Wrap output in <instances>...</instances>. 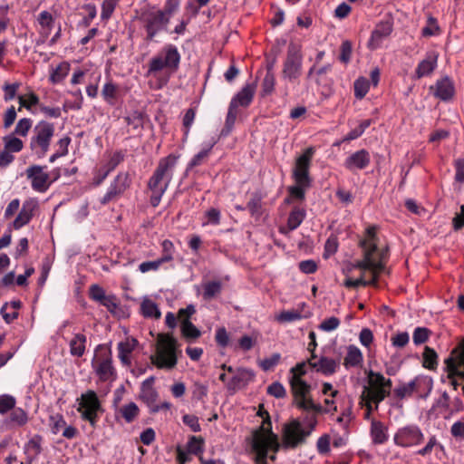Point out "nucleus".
Segmentation results:
<instances>
[{
    "instance_id": "nucleus-1",
    "label": "nucleus",
    "mask_w": 464,
    "mask_h": 464,
    "mask_svg": "<svg viewBox=\"0 0 464 464\" xmlns=\"http://www.w3.org/2000/svg\"><path fill=\"white\" fill-rule=\"evenodd\" d=\"M290 390L293 396L292 404L297 409L307 413H312L306 417L308 428L304 429L297 420H292L285 426L284 443L287 447L295 448L305 441V439L311 434L317 424L316 416L321 413L332 411L330 408H324L321 404L315 403L311 396L312 387L302 378L289 377ZM336 406L333 411H336Z\"/></svg>"
},
{
    "instance_id": "nucleus-2",
    "label": "nucleus",
    "mask_w": 464,
    "mask_h": 464,
    "mask_svg": "<svg viewBox=\"0 0 464 464\" xmlns=\"http://www.w3.org/2000/svg\"><path fill=\"white\" fill-rule=\"evenodd\" d=\"M262 425L253 432L252 449L256 454V464H268L267 459L275 461L279 449L277 436L272 432V424L268 413Z\"/></svg>"
},
{
    "instance_id": "nucleus-3",
    "label": "nucleus",
    "mask_w": 464,
    "mask_h": 464,
    "mask_svg": "<svg viewBox=\"0 0 464 464\" xmlns=\"http://www.w3.org/2000/svg\"><path fill=\"white\" fill-rule=\"evenodd\" d=\"M177 160L178 157L173 154L162 158L149 180L148 187L151 191L150 202L154 208L160 203L161 198L172 179Z\"/></svg>"
},
{
    "instance_id": "nucleus-4",
    "label": "nucleus",
    "mask_w": 464,
    "mask_h": 464,
    "mask_svg": "<svg viewBox=\"0 0 464 464\" xmlns=\"http://www.w3.org/2000/svg\"><path fill=\"white\" fill-rule=\"evenodd\" d=\"M54 131L53 123L46 121H38L33 128L29 148L37 159L44 158L49 151Z\"/></svg>"
},
{
    "instance_id": "nucleus-5",
    "label": "nucleus",
    "mask_w": 464,
    "mask_h": 464,
    "mask_svg": "<svg viewBox=\"0 0 464 464\" xmlns=\"http://www.w3.org/2000/svg\"><path fill=\"white\" fill-rule=\"evenodd\" d=\"M368 386L363 387L362 397L369 398L373 401L375 410H378L379 404L391 394L392 382L385 378L381 372L370 370L367 372Z\"/></svg>"
},
{
    "instance_id": "nucleus-6",
    "label": "nucleus",
    "mask_w": 464,
    "mask_h": 464,
    "mask_svg": "<svg viewBox=\"0 0 464 464\" xmlns=\"http://www.w3.org/2000/svg\"><path fill=\"white\" fill-rule=\"evenodd\" d=\"M150 360L159 369H173L178 362L176 340L172 336L160 335L156 354Z\"/></svg>"
},
{
    "instance_id": "nucleus-7",
    "label": "nucleus",
    "mask_w": 464,
    "mask_h": 464,
    "mask_svg": "<svg viewBox=\"0 0 464 464\" xmlns=\"http://www.w3.org/2000/svg\"><path fill=\"white\" fill-rule=\"evenodd\" d=\"M179 63L180 54L178 48L173 44H167L158 55L150 61L148 73L155 74L165 68L176 72Z\"/></svg>"
},
{
    "instance_id": "nucleus-8",
    "label": "nucleus",
    "mask_w": 464,
    "mask_h": 464,
    "mask_svg": "<svg viewBox=\"0 0 464 464\" xmlns=\"http://www.w3.org/2000/svg\"><path fill=\"white\" fill-rule=\"evenodd\" d=\"M303 55L299 45L291 43L287 48L286 58L284 62L282 75L285 79L294 82L302 72Z\"/></svg>"
},
{
    "instance_id": "nucleus-9",
    "label": "nucleus",
    "mask_w": 464,
    "mask_h": 464,
    "mask_svg": "<svg viewBox=\"0 0 464 464\" xmlns=\"http://www.w3.org/2000/svg\"><path fill=\"white\" fill-rule=\"evenodd\" d=\"M445 368L448 372V379L454 390L459 387V382L455 380V376L464 379V340L458 348H455L451 354L445 359Z\"/></svg>"
},
{
    "instance_id": "nucleus-10",
    "label": "nucleus",
    "mask_w": 464,
    "mask_h": 464,
    "mask_svg": "<svg viewBox=\"0 0 464 464\" xmlns=\"http://www.w3.org/2000/svg\"><path fill=\"white\" fill-rule=\"evenodd\" d=\"M78 401V411L81 413L82 420L94 426L98 419V411L101 410L97 394L93 391H88L82 393Z\"/></svg>"
},
{
    "instance_id": "nucleus-11",
    "label": "nucleus",
    "mask_w": 464,
    "mask_h": 464,
    "mask_svg": "<svg viewBox=\"0 0 464 464\" xmlns=\"http://www.w3.org/2000/svg\"><path fill=\"white\" fill-rule=\"evenodd\" d=\"M424 440V434L419 426L411 424L398 429L393 437L397 446L409 448L420 445Z\"/></svg>"
},
{
    "instance_id": "nucleus-12",
    "label": "nucleus",
    "mask_w": 464,
    "mask_h": 464,
    "mask_svg": "<svg viewBox=\"0 0 464 464\" xmlns=\"http://www.w3.org/2000/svg\"><path fill=\"white\" fill-rule=\"evenodd\" d=\"M314 153L313 147L307 148L296 160L293 169V178L297 184L310 186L311 179L309 176V169L311 160Z\"/></svg>"
},
{
    "instance_id": "nucleus-13",
    "label": "nucleus",
    "mask_w": 464,
    "mask_h": 464,
    "mask_svg": "<svg viewBox=\"0 0 464 464\" xmlns=\"http://www.w3.org/2000/svg\"><path fill=\"white\" fill-rule=\"evenodd\" d=\"M131 179L128 172H120L110 184L107 192L100 199L102 205L118 200L130 188Z\"/></svg>"
},
{
    "instance_id": "nucleus-14",
    "label": "nucleus",
    "mask_w": 464,
    "mask_h": 464,
    "mask_svg": "<svg viewBox=\"0 0 464 464\" xmlns=\"http://www.w3.org/2000/svg\"><path fill=\"white\" fill-rule=\"evenodd\" d=\"M25 175L31 181L32 188L36 192L44 193L53 182L46 171V166L32 165L26 169Z\"/></svg>"
},
{
    "instance_id": "nucleus-15",
    "label": "nucleus",
    "mask_w": 464,
    "mask_h": 464,
    "mask_svg": "<svg viewBox=\"0 0 464 464\" xmlns=\"http://www.w3.org/2000/svg\"><path fill=\"white\" fill-rule=\"evenodd\" d=\"M142 20L147 33V40L149 41H152L169 23V18L165 16V13L161 12V10L143 14Z\"/></svg>"
},
{
    "instance_id": "nucleus-16",
    "label": "nucleus",
    "mask_w": 464,
    "mask_h": 464,
    "mask_svg": "<svg viewBox=\"0 0 464 464\" xmlns=\"http://www.w3.org/2000/svg\"><path fill=\"white\" fill-rule=\"evenodd\" d=\"M360 246L363 250V259L358 261L355 267L362 270H371L372 273H382L383 271V265L382 262H376L374 256L377 252L376 243H368L366 240H362Z\"/></svg>"
},
{
    "instance_id": "nucleus-17",
    "label": "nucleus",
    "mask_w": 464,
    "mask_h": 464,
    "mask_svg": "<svg viewBox=\"0 0 464 464\" xmlns=\"http://www.w3.org/2000/svg\"><path fill=\"white\" fill-rule=\"evenodd\" d=\"M371 162V155L365 149L359 150L348 156L343 167L349 171L354 173L358 170L366 169Z\"/></svg>"
},
{
    "instance_id": "nucleus-18",
    "label": "nucleus",
    "mask_w": 464,
    "mask_h": 464,
    "mask_svg": "<svg viewBox=\"0 0 464 464\" xmlns=\"http://www.w3.org/2000/svg\"><path fill=\"white\" fill-rule=\"evenodd\" d=\"M340 364V357L330 358L324 354H321L317 362L311 363V368L324 376H331L338 371Z\"/></svg>"
},
{
    "instance_id": "nucleus-19",
    "label": "nucleus",
    "mask_w": 464,
    "mask_h": 464,
    "mask_svg": "<svg viewBox=\"0 0 464 464\" xmlns=\"http://www.w3.org/2000/svg\"><path fill=\"white\" fill-rule=\"evenodd\" d=\"M254 377L255 374L252 370L238 368L231 380L227 382V389L229 392H235L236 391L245 388L253 381Z\"/></svg>"
},
{
    "instance_id": "nucleus-20",
    "label": "nucleus",
    "mask_w": 464,
    "mask_h": 464,
    "mask_svg": "<svg viewBox=\"0 0 464 464\" xmlns=\"http://www.w3.org/2000/svg\"><path fill=\"white\" fill-rule=\"evenodd\" d=\"M433 95L441 101L450 100L455 93V87L453 82L448 76H445L436 82V83L430 87Z\"/></svg>"
},
{
    "instance_id": "nucleus-21",
    "label": "nucleus",
    "mask_w": 464,
    "mask_h": 464,
    "mask_svg": "<svg viewBox=\"0 0 464 464\" xmlns=\"http://www.w3.org/2000/svg\"><path fill=\"white\" fill-rule=\"evenodd\" d=\"M392 32V23L390 21L380 22L375 29L372 33L371 39L369 41V46L371 49H377L382 41L387 38Z\"/></svg>"
},
{
    "instance_id": "nucleus-22",
    "label": "nucleus",
    "mask_w": 464,
    "mask_h": 464,
    "mask_svg": "<svg viewBox=\"0 0 464 464\" xmlns=\"http://www.w3.org/2000/svg\"><path fill=\"white\" fill-rule=\"evenodd\" d=\"M42 437L34 435L24 447V460L21 464H32L39 456L42 450Z\"/></svg>"
},
{
    "instance_id": "nucleus-23",
    "label": "nucleus",
    "mask_w": 464,
    "mask_h": 464,
    "mask_svg": "<svg viewBox=\"0 0 464 464\" xmlns=\"http://www.w3.org/2000/svg\"><path fill=\"white\" fill-rule=\"evenodd\" d=\"M95 372L102 382L113 381L116 378V371L112 365L111 353L98 362Z\"/></svg>"
},
{
    "instance_id": "nucleus-24",
    "label": "nucleus",
    "mask_w": 464,
    "mask_h": 464,
    "mask_svg": "<svg viewBox=\"0 0 464 464\" xmlns=\"http://www.w3.org/2000/svg\"><path fill=\"white\" fill-rule=\"evenodd\" d=\"M36 206V202L31 199L24 202L20 212L13 222V227L14 229H20L22 227L30 222L34 216V211Z\"/></svg>"
},
{
    "instance_id": "nucleus-25",
    "label": "nucleus",
    "mask_w": 464,
    "mask_h": 464,
    "mask_svg": "<svg viewBox=\"0 0 464 464\" xmlns=\"http://www.w3.org/2000/svg\"><path fill=\"white\" fill-rule=\"evenodd\" d=\"M153 382L154 377L151 376L146 379L141 383L140 393V400L150 408V411L155 405L159 396L157 391L152 386Z\"/></svg>"
},
{
    "instance_id": "nucleus-26",
    "label": "nucleus",
    "mask_w": 464,
    "mask_h": 464,
    "mask_svg": "<svg viewBox=\"0 0 464 464\" xmlns=\"http://www.w3.org/2000/svg\"><path fill=\"white\" fill-rule=\"evenodd\" d=\"M255 92L256 84L247 83L242 88L240 92L237 93V95L231 100L230 102H235L236 108L238 106L247 107L254 98Z\"/></svg>"
},
{
    "instance_id": "nucleus-27",
    "label": "nucleus",
    "mask_w": 464,
    "mask_h": 464,
    "mask_svg": "<svg viewBox=\"0 0 464 464\" xmlns=\"http://www.w3.org/2000/svg\"><path fill=\"white\" fill-rule=\"evenodd\" d=\"M415 393L422 399H426L432 391L433 381L430 377L420 375L412 380Z\"/></svg>"
},
{
    "instance_id": "nucleus-28",
    "label": "nucleus",
    "mask_w": 464,
    "mask_h": 464,
    "mask_svg": "<svg viewBox=\"0 0 464 464\" xmlns=\"http://www.w3.org/2000/svg\"><path fill=\"white\" fill-rule=\"evenodd\" d=\"M438 56L434 53H430L425 59L419 63L415 73L417 78H422L430 75L437 67Z\"/></svg>"
},
{
    "instance_id": "nucleus-29",
    "label": "nucleus",
    "mask_w": 464,
    "mask_h": 464,
    "mask_svg": "<svg viewBox=\"0 0 464 464\" xmlns=\"http://www.w3.org/2000/svg\"><path fill=\"white\" fill-rule=\"evenodd\" d=\"M102 96L106 103L113 106L121 97V88L112 81H108L102 87Z\"/></svg>"
},
{
    "instance_id": "nucleus-30",
    "label": "nucleus",
    "mask_w": 464,
    "mask_h": 464,
    "mask_svg": "<svg viewBox=\"0 0 464 464\" xmlns=\"http://www.w3.org/2000/svg\"><path fill=\"white\" fill-rule=\"evenodd\" d=\"M371 437L375 444H383L388 440L387 427L380 420H372L371 423Z\"/></svg>"
},
{
    "instance_id": "nucleus-31",
    "label": "nucleus",
    "mask_w": 464,
    "mask_h": 464,
    "mask_svg": "<svg viewBox=\"0 0 464 464\" xmlns=\"http://www.w3.org/2000/svg\"><path fill=\"white\" fill-rule=\"evenodd\" d=\"M138 342L136 339H127L118 344L119 359L124 365L130 364V353L135 349Z\"/></svg>"
},
{
    "instance_id": "nucleus-32",
    "label": "nucleus",
    "mask_w": 464,
    "mask_h": 464,
    "mask_svg": "<svg viewBox=\"0 0 464 464\" xmlns=\"http://www.w3.org/2000/svg\"><path fill=\"white\" fill-rule=\"evenodd\" d=\"M363 356L360 349L355 345H349L344 357L343 365L346 369L357 367L362 363Z\"/></svg>"
},
{
    "instance_id": "nucleus-33",
    "label": "nucleus",
    "mask_w": 464,
    "mask_h": 464,
    "mask_svg": "<svg viewBox=\"0 0 464 464\" xmlns=\"http://www.w3.org/2000/svg\"><path fill=\"white\" fill-rule=\"evenodd\" d=\"M87 339L82 334H76L70 341V353L72 356L82 357L85 353V344Z\"/></svg>"
},
{
    "instance_id": "nucleus-34",
    "label": "nucleus",
    "mask_w": 464,
    "mask_h": 464,
    "mask_svg": "<svg viewBox=\"0 0 464 464\" xmlns=\"http://www.w3.org/2000/svg\"><path fill=\"white\" fill-rule=\"evenodd\" d=\"M140 312L144 317L159 319L161 313L155 302L150 298H144L140 304Z\"/></svg>"
},
{
    "instance_id": "nucleus-35",
    "label": "nucleus",
    "mask_w": 464,
    "mask_h": 464,
    "mask_svg": "<svg viewBox=\"0 0 464 464\" xmlns=\"http://www.w3.org/2000/svg\"><path fill=\"white\" fill-rule=\"evenodd\" d=\"M305 216H306V213H305L304 209H303L299 207H295L291 210L288 219H287L288 230L292 231V230L296 229L301 225V223L304 219Z\"/></svg>"
},
{
    "instance_id": "nucleus-36",
    "label": "nucleus",
    "mask_w": 464,
    "mask_h": 464,
    "mask_svg": "<svg viewBox=\"0 0 464 464\" xmlns=\"http://www.w3.org/2000/svg\"><path fill=\"white\" fill-rule=\"evenodd\" d=\"M203 298L210 300L221 293L222 283L218 280L207 282L203 285Z\"/></svg>"
},
{
    "instance_id": "nucleus-37",
    "label": "nucleus",
    "mask_w": 464,
    "mask_h": 464,
    "mask_svg": "<svg viewBox=\"0 0 464 464\" xmlns=\"http://www.w3.org/2000/svg\"><path fill=\"white\" fill-rule=\"evenodd\" d=\"M69 71V63H61L56 68L53 69L49 78L50 82L53 84L61 82L68 75Z\"/></svg>"
},
{
    "instance_id": "nucleus-38",
    "label": "nucleus",
    "mask_w": 464,
    "mask_h": 464,
    "mask_svg": "<svg viewBox=\"0 0 464 464\" xmlns=\"http://www.w3.org/2000/svg\"><path fill=\"white\" fill-rule=\"evenodd\" d=\"M216 140H210L208 143L204 145V148L201 151H199L198 154H196L193 159L190 160L188 164V168H194L197 166H199L203 163V161L208 158L209 152L211 151L212 148L216 144Z\"/></svg>"
},
{
    "instance_id": "nucleus-39",
    "label": "nucleus",
    "mask_w": 464,
    "mask_h": 464,
    "mask_svg": "<svg viewBox=\"0 0 464 464\" xmlns=\"http://www.w3.org/2000/svg\"><path fill=\"white\" fill-rule=\"evenodd\" d=\"M237 116V108L235 107V102H230L228 111H227V114L226 117L225 127L221 130L222 136H227L231 132V130L235 125Z\"/></svg>"
},
{
    "instance_id": "nucleus-40",
    "label": "nucleus",
    "mask_w": 464,
    "mask_h": 464,
    "mask_svg": "<svg viewBox=\"0 0 464 464\" xmlns=\"http://www.w3.org/2000/svg\"><path fill=\"white\" fill-rule=\"evenodd\" d=\"M119 412L127 423H130L137 418L140 410L136 403L130 402L126 405H123L119 410Z\"/></svg>"
},
{
    "instance_id": "nucleus-41",
    "label": "nucleus",
    "mask_w": 464,
    "mask_h": 464,
    "mask_svg": "<svg viewBox=\"0 0 464 464\" xmlns=\"http://www.w3.org/2000/svg\"><path fill=\"white\" fill-rule=\"evenodd\" d=\"M39 97L33 92L27 93L26 95L18 96L19 108L20 111L22 108H25L27 111H32L33 107L39 104Z\"/></svg>"
},
{
    "instance_id": "nucleus-42",
    "label": "nucleus",
    "mask_w": 464,
    "mask_h": 464,
    "mask_svg": "<svg viewBox=\"0 0 464 464\" xmlns=\"http://www.w3.org/2000/svg\"><path fill=\"white\" fill-rule=\"evenodd\" d=\"M181 333L187 339H197L200 336V331L189 321V319L181 320Z\"/></svg>"
},
{
    "instance_id": "nucleus-43",
    "label": "nucleus",
    "mask_w": 464,
    "mask_h": 464,
    "mask_svg": "<svg viewBox=\"0 0 464 464\" xmlns=\"http://www.w3.org/2000/svg\"><path fill=\"white\" fill-rule=\"evenodd\" d=\"M246 208L251 216L259 218L262 215V198L259 195L255 194L246 204Z\"/></svg>"
},
{
    "instance_id": "nucleus-44",
    "label": "nucleus",
    "mask_w": 464,
    "mask_h": 464,
    "mask_svg": "<svg viewBox=\"0 0 464 464\" xmlns=\"http://www.w3.org/2000/svg\"><path fill=\"white\" fill-rule=\"evenodd\" d=\"M161 256L159 258L163 264L174 259L175 246L173 243L165 239L161 242Z\"/></svg>"
},
{
    "instance_id": "nucleus-45",
    "label": "nucleus",
    "mask_w": 464,
    "mask_h": 464,
    "mask_svg": "<svg viewBox=\"0 0 464 464\" xmlns=\"http://www.w3.org/2000/svg\"><path fill=\"white\" fill-rule=\"evenodd\" d=\"M276 84V77L270 68L266 70V73L262 82V92L263 95H269L273 92Z\"/></svg>"
},
{
    "instance_id": "nucleus-46",
    "label": "nucleus",
    "mask_w": 464,
    "mask_h": 464,
    "mask_svg": "<svg viewBox=\"0 0 464 464\" xmlns=\"http://www.w3.org/2000/svg\"><path fill=\"white\" fill-rule=\"evenodd\" d=\"M423 366L427 369H434L437 366V353L430 347L426 346L423 352Z\"/></svg>"
},
{
    "instance_id": "nucleus-47",
    "label": "nucleus",
    "mask_w": 464,
    "mask_h": 464,
    "mask_svg": "<svg viewBox=\"0 0 464 464\" xmlns=\"http://www.w3.org/2000/svg\"><path fill=\"white\" fill-rule=\"evenodd\" d=\"M369 81L360 77L354 82V95L357 99H362L369 91Z\"/></svg>"
},
{
    "instance_id": "nucleus-48",
    "label": "nucleus",
    "mask_w": 464,
    "mask_h": 464,
    "mask_svg": "<svg viewBox=\"0 0 464 464\" xmlns=\"http://www.w3.org/2000/svg\"><path fill=\"white\" fill-rule=\"evenodd\" d=\"M120 1L121 0H103L102 4L101 18L102 20H109Z\"/></svg>"
},
{
    "instance_id": "nucleus-49",
    "label": "nucleus",
    "mask_w": 464,
    "mask_h": 464,
    "mask_svg": "<svg viewBox=\"0 0 464 464\" xmlns=\"http://www.w3.org/2000/svg\"><path fill=\"white\" fill-rule=\"evenodd\" d=\"M28 420L27 413L21 408H14L10 414V421L17 426L24 425Z\"/></svg>"
},
{
    "instance_id": "nucleus-50",
    "label": "nucleus",
    "mask_w": 464,
    "mask_h": 464,
    "mask_svg": "<svg viewBox=\"0 0 464 464\" xmlns=\"http://www.w3.org/2000/svg\"><path fill=\"white\" fill-rule=\"evenodd\" d=\"M33 126V121L30 118H22L18 121L14 128L16 135L25 137Z\"/></svg>"
},
{
    "instance_id": "nucleus-51",
    "label": "nucleus",
    "mask_w": 464,
    "mask_h": 464,
    "mask_svg": "<svg viewBox=\"0 0 464 464\" xmlns=\"http://www.w3.org/2000/svg\"><path fill=\"white\" fill-rule=\"evenodd\" d=\"M23 141L16 137L5 138V150L11 152H19L23 150Z\"/></svg>"
},
{
    "instance_id": "nucleus-52",
    "label": "nucleus",
    "mask_w": 464,
    "mask_h": 464,
    "mask_svg": "<svg viewBox=\"0 0 464 464\" xmlns=\"http://www.w3.org/2000/svg\"><path fill=\"white\" fill-rule=\"evenodd\" d=\"M15 403L16 401L14 397L8 394L0 395V414H5L13 410Z\"/></svg>"
},
{
    "instance_id": "nucleus-53",
    "label": "nucleus",
    "mask_w": 464,
    "mask_h": 464,
    "mask_svg": "<svg viewBox=\"0 0 464 464\" xmlns=\"http://www.w3.org/2000/svg\"><path fill=\"white\" fill-rule=\"evenodd\" d=\"M430 331L426 327H417L415 328L412 335L413 343L416 345L422 344L427 342L429 339Z\"/></svg>"
},
{
    "instance_id": "nucleus-54",
    "label": "nucleus",
    "mask_w": 464,
    "mask_h": 464,
    "mask_svg": "<svg viewBox=\"0 0 464 464\" xmlns=\"http://www.w3.org/2000/svg\"><path fill=\"white\" fill-rule=\"evenodd\" d=\"M204 440L200 437L192 436L188 442V451L198 455L203 450Z\"/></svg>"
},
{
    "instance_id": "nucleus-55",
    "label": "nucleus",
    "mask_w": 464,
    "mask_h": 464,
    "mask_svg": "<svg viewBox=\"0 0 464 464\" xmlns=\"http://www.w3.org/2000/svg\"><path fill=\"white\" fill-rule=\"evenodd\" d=\"M267 393L275 398L282 399L286 396V390L281 382H275L267 387Z\"/></svg>"
},
{
    "instance_id": "nucleus-56",
    "label": "nucleus",
    "mask_w": 464,
    "mask_h": 464,
    "mask_svg": "<svg viewBox=\"0 0 464 464\" xmlns=\"http://www.w3.org/2000/svg\"><path fill=\"white\" fill-rule=\"evenodd\" d=\"M310 186H304L301 184L295 183V186L288 188V192L291 198L297 199V200H304L305 197V190Z\"/></svg>"
},
{
    "instance_id": "nucleus-57",
    "label": "nucleus",
    "mask_w": 464,
    "mask_h": 464,
    "mask_svg": "<svg viewBox=\"0 0 464 464\" xmlns=\"http://www.w3.org/2000/svg\"><path fill=\"white\" fill-rule=\"evenodd\" d=\"M281 355L280 353H273L270 357L265 358L259 362L260 367L264 371H270L273 369L276 365H277L280 362Z\"/></svg>"
},
{
    "instance_id": "nucleus-58",
    "label": "nucleus",
    "mask_w": 464,
    "mask_h": 464,
    "mask_svg": "<svg viewBox=\"0 0 464 464\" xmlns=\"http://www.w3.org/2000/svg\"><path fill=\"white\" fill-rule=\"evenodd\" d=\"M302 318L301 314L295 309L283 311L277 316V321L282 323L294 322Z\"/></svg>"
},
{
    "instance_id": "nucleus-59",
    "label": "nucleus",
    "mask_w": 464,
    "mask_h": 464,
    "mask_svg": "<svg viewBox=\"0 0 464 464\" xmlns=\"http://www.w3.org/2000/svg\"><path fill=\"white\" fill-rule=\"evenodd\" d=\"M39 24L47 30H51L54 24L53 15L48 11H42L37 18Z\"/></svg>"
},
{
    "instance_id": "nucleus-60",
    "label": "nucleus",
    "mask_w": 464,
    "mask_h": 464,
    "mask_svg": "<svg viewBox=\"0 0 464 464\" xmlns=\"http://www.w3.org/2000/svg\"><path fill=\"white\" fill-rule=\"evenodd\" d=\"M340 320L335 316H331L324 319L320 324L319 329L324 332H332L337 329L340 325Z\"/></svg>"
},
{
    "instance_id": "nucleus-61",
    "label": "nucleus",
    "mask_w": 464,
    "mask_h": 464,
    "mask_svg": "<svg viewBox=\"0 0 464 464\" xmlns=\"http://www.w3.org/2000/svg\"><path fill=\"white\" fill-rule=\"evenodd\" d=\"M20 87L19 82L14 83H5L3 86L4 100L9 102L16 96L17 90Z\"/></svg>"
},
{
    "instance_id": "nucleus-62",
    "label": "nucleus",
    "mask_w": 464,
    "mask_h": 464,
    "mask_svg": "<svg viewBox=\"0 0 464 464\" xmlns=\"http://www.w3.org/2000/svg\"><path fill=\"white\" fill-rule=\"evenodd\" d=\"M50 425L53 433L57 434L61 429L66 426V421L61 414L57 413L50 417Z\"/></svg>"
},
{
    "instance_id": "nucleus-63",
    "label": "nucleus",
    "mask_w": 464,
    "mask_h": 464,
    "mask_svg": "<svg viewBox=\"0 0 464 464\" xmlns=\"http://www.w3.org/2000/svg\"><path fill=\"white\" fill-rule=\"evenodd\" d=\"M128 125L132 126L134 129H140L143 124V115L139 111H134L130 116L125 118Z\"/></svg>"
},
{
    "instance_id": "nucleus-64",
    "label": "nucleus",
    "mask_w": 464,
    "mask_h": 464,
    "mask_svg": "<svg viewBox=\"0 0 464 464\" xmlns=\"http://www.w3.org/2000/svg\"><path fill=\"white\" fill-rule=\"evenodd\" d=\"M455 181L464 183V158H458L454 160Z\"/></svg>"
}]
</instances>
